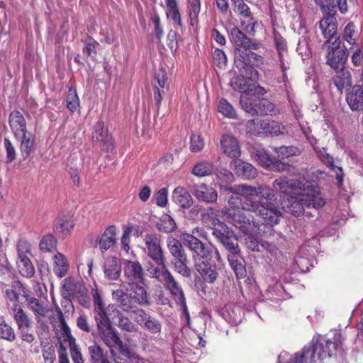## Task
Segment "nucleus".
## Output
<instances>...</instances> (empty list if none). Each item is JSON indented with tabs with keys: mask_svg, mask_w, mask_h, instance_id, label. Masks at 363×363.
<instances>
[{
	"mask_svg": "<svg viewBox=\"0 0 363 363\" xmlns=\"http://www.w3.org/2000/svg\"><path fill=\"white\" fill-rule=\"evenodd\" d=\"M272 150L277 154L278 158L281 160L287 159L300 154L299 149L294 146L274 147Z\"/></svg>",
	"mask_w": 363,
	"mask_h": 363,
	"instance_id": "obj_50",
	"label": "nucleus"
},
{
	"mask_svg": "<svg viewBox=\"0 0 363 363\" xmlns=\"http://www.w3.org/2000/svg\"><path fill=\"white\" fill-rule=\"evenodd\" d=\"M74 227L71 216H62L57 218L55 223V230L57 233L66 236Z\"/></svg>",
	"mask_w": 363,
	"mask_h": 363,
	"instance_id": "obj_39",
	"label": "nucleus"
},
{
	"mask_svg": "<svg viewBox=\"0 0 363 363\" xmlns=\"http://www.w3.org/2000/svg\"><path fill=\"white\" fill-rule=\"evenodd\" d=\"M167 248L175 260H181V259L187 257V255L184 251L183 245L179 240L169 238L167 242Z\"/></svg>",
	"mask_w": 363,
	"mask_h": 363,
	"instance_id": "obj_41",
	"label": "nucleus"
},
{
	"mask_svg": "<svg viewBox=\"0 0 363 363\" xmlns=\"http://www.w3.org/2000/svg\"><path fill=\"white\" fill-rule=\"evenodd\" d=\"M147 255L156 263L162 264L164 259L161 247L160 235L158 234H147L144 238Z\"/></svg>",
	"mask_w": 363,
	"mask_h": 363,
	"instance_id": "obj_15",
	"label": "nucleus"
},
{
	"mask_svg": "<svg viewBox=\"0 0 363 363\" xmlns=\"http://www.w3.org/2000/svg\"><path fill=\"white\" fill-rule=\"evenodd\" d=\"M204 147V142L200 135L194 134L190 138V150L193 152L201 151Z\"/></svg>",
	"mask_w": 363,
	"mask_h": 363,
	"instance_id": "obj_64",
	"label": "nucleus"
},
{
	"mask_svg": "<svg viewBox=\"0 0 363 363\" xmlns=\"http://www.w3.org/2000/svg\"><path fill=\"white\" fill-rule=\"evenodd\" d=\"M281 216L270 190L246 184L228 186V223L242 234L260 233L262 225L277 224Z\"/></svg>",
	"mask_w": 363,
	"mask_h": 363,
	"instance_id": "obj_1",
	"label": "nucleus"
},
{
	"mask_svg": "<svg viewBox=\"0 0 363 363\" xmlns=\"http://www.w3.org/2000/svg\"><path fill=\"white\" fill-rule=\"evenodd\" d=\"M118 327L123 331L134 333L138 330V327L133 323L129 318L121 315H118Z\"/></svg>",
	"mask_w": 363,
	"mask_h": 363,
	"instance_id": "obj_58",
	"label": "nucleus"
},
{
	"mask_svg": "<svg viewBox=\"0 0 363 363\" xmlns=\"http://www.w3.org/2000/svg\"><path fill=\"white\" fill-rule=\"evenodd\" d=\"M262 135L264 136H277L282 135L284 133L285 127L281 123L272 120V119H262L260 123Z\"/></svg>",
	"mask_w": 363,
	"mask_h": 363,
	"instance_id": "obj_26",
	"label": "nucleus"
},
{
	"mask_svg": "<svg viewBox=\"0 0 363 363\" xmlns=\"http://www.w3.org/2000/svg\"><path fill=\"white\" fill-rule=\"evenodd\" d=\"M124 284L143 283L145 273L139 262L125 259L123 262Z\"/></svg>",
	"mask_w": 363,
	"mask_h": 363,
	"instance_id": "obj_14",
	"label": "nucleus"
},
{
	"mask_svg": "<svg viewBox=\"0 0 363 363\" xmlns=\"http://www.w3.org/2000/svg\"><path fill=\"white\" fill-rule=\"evenodd\" d=\"M265 297L267 300L272 302L279 303L286 299L289 296L281 282L277 281L273 285H269L266 291Z\"/></svg>",
	"mask_w": 363,
	"mask_h": 363,
	"instance_id": "obj_30",
	"label": "nucleus"
},
{
	"mask_svg": "<svg viewBox=\"0 0 363 363\" xmlns=\"http://www.w3.org/2000/svg\"><path fill=\"white\" fill-rule=\"evenodd\" d=\"M240 155V149L238 140L228 135V157L238 158Z\"/></svg>",
	"mask_w": 363,
	"mask_h": 363,
	"instance_id": "obj_62",
	"label": "nucleus"
},
{
	"mask_svg": "<svg viewBox=\"0 0 363 363\" xmlns=\"http://www.w3.org/2000/svg\"><path fill=\"white\" fill-rule=\"evenodd\" d=\"M338 73L333 78V83L337 87V90L341 93L344 89H351L352 80L351 73L348 70H342L337 72Z\"/></svg>",
	"mask_w": 363,
	"mask_h": 363,
	"instance_id": "obj_36",
	"label": "nucleus"
},
{
	"mask_svg": "<svg viewBox=\"0 0 363 363\" xmlns=\"http://www.w3.org/2000/svg\"><path fill=\"white\" fill-rule=\"evenodd\" d=\"M212 165L208 162H201L195 164L192 169V174L196 177H202L208 176L212 172Z\"/></svg>",
	"mask_w": 363,
	"mask_h": 363,
	"instance_id": "obj_54",
	"label": "nucleus"
},
{
	"mask_svg": "<svg viewBox=\"0 0 363 363\" xmlns=\"http://www.w3.org/2000/svg\"><path fill=\"white\" fill-rule=\"evenodd\" d=\"M319 28L322 35L327 39L325 44L330 43L331 38L337 35V23L335 17H323L319 21Z\"/></svg>",
	"mask_w": 363,
	"mask_h": 363,
	"instance_id": "obj_23",
	"label": "nucleus"
},
{
	"mask_svg": "<svg viewBox=\"0 0 363 363\" xmlns=\"http://www.w3.org/2000/svg\"><path fill=\"white\" fill-rule=\"evenodd\" d=\"M200 11V0H187V12L190 18V23L192 26L197 24Z\"/></svg>",
	"mask_w": 363,
	"mask_h": 363,
	"instance_id": "obj_47",
	"label": "nucleus"
},
{
	"mask_svg": "<svg viewBox=\"0 0 363 363\" xmlns=\"http://www.w3.org/2000/svg\"><path fill=\"white\" fill-rule=\"evenodd\" d=\"M88 353L90 357L91 363H111L108 359L107 354L96 342L88 347Z\"/></svg>",
	"mask_w": 363,
	"mask_h": 363,
	"instance_id": "obj_37",
	"label": "nucleus"
},
{
	"mask_svg": "<svg viewBox=\"0 0 363 363\" xmlns=\"http://www.w3.org/2000/svg\"><path fill=\"white\" fill-rule=\"evenodd\" d=\"M16 249L18 258L28 257L32 255L30 244L24 238H21L18 240Z\"/></svg>",
	"mask_w": 363,
	"mask_h": 363,
	"instance_id": "obj_57",
	"label": "nucleus"
},
{
	"mask_svg": "<svg viewBox=\"0 0 363 363\" xmlns=\"http://www.w3.org/2000/svg\"><path fill=\"white\" fill-rule=\"evenodd\" d=\"M296 50L298 53L302 57H308L311 55V48L308 45V39L306 37H302L299 39Z\"/></svg>",
	"mask_w": 363,
	"mask_h": 363,
	"instance_id": "obj_63",
	"label": "nucleus"
},
{
	"mask_svg": "<svg viewBox=\"0 0 363 363\" xmlns=\"http://www.w3.org/2000/svg\"><path fill=\"white\" fill-rule=\"evenodd\" d=\"M213 235L224 246H227V225L225 223L215 219L213 221Z\"/></svg>",
	"mask_w": 363,
	"mask_h": 363,
	"instance_id": "obj_42",
	"label": "nucleus"
},
{
	"mask_svg": "<svg viewBox=\"0 0 363 363\" xmlns=\"http://www.w3.org/2000/svg\"><path fill=\"white\" fill-rule=\"evenodd\" d=\"M92 139L95 144L102 147L106 152H111L114 148V143L111 135L104 130V123L98 121L94 126Z\"/></svg>",
	"mask_w": 363,
	"mask_h": 363,
	"instance_id": "obj_16",
	"label": "nucleus"
},
{
	"mask_svg": "<svg viewBox=\"0 0 363 363\" xmlns=\"http://www.w3.org/2000/svg\"><path fill=\"white\" fill-rule=\"evenodd\" d=\"M230 231L228 230V262L237 279H241L246 276L245 262L242 257L239 256L238 246H236L232 242H230Z\"/></svg>",
	"mask_w": 363,
	"mask_h": 363,
	"instance_id": "obj_13",
	"label": "nucleus"
},
{
	"mask_svg": "<svg viewBox=\"0 0 363 363\" xmlns=\"http://www.w3.org/2000/svg\"><path fill=\"white\" fill-rule=\"evenodd\" d=\"M162 284L164 288L169 291L176 302L184 298V292L172 274L168 276L167 280H165Z\"/></svg>",
	"mask_w": 363,
	"mask_h": 363,
	"instance_id": "obj_38",
	"label": "nucleus"
},
{
	"mask_svg": "<svg viewBox=\"0 0 363 363\" xmlns=\"http://www.w3.org/2000/svg\"><path fill=\"white\" fill-rule=\"evenodd\" d=\"M231 38L230 41L236 48L241 50H257L259 45L254 43L250 38L244 34L240 30L234 28L231 30Z\"/></svg>",
	"mask_w": 363,
	"mask_h": 363,
	"instance_id": "obj_18",
	"label": "nucleus"
},
{
	"mask_svg": "<svg viewBox=\"0 0 363 363\" xmlns=\"http://www.w3.org/2000/svg\"><path fill=\"white\" fill-rule=\"evenodd\" d=\"M117 230L116 226L110 225L107 227L101 235L99 241V249L104 252L112 247L116 242Z\"/></svg>",
	"mask_w": 363,
	"mask_h": 363,
	"instance_id": "obj_27",
	"label": "nucleus"
},
{
	"mask_svg": "<svg viewBox=\"0 0 363 363\" xmlns=\"http://www.w3.org/2000/svg\"><path fill=\"white\" fill-rule=\"evenodd\" d=\"M4 146L6 154V162L11 163L14 161L16 157V148L8 138L4 139Z\"/></svg>",
	"mask_w": 363,
	"mask_h": 363,
	"instance_id": "obj_61",
	"label": "nucleus"
},
{
	"mask_svg": "<svg viewBox=\"0 0 363 363\" xmlns=\"http://www.w3.org/2000/svg\"><path fill=\"white\" fill-rule=\"evenodd\" d=\"M240 74L233 77L230 81V86L240 92L247 94L250 89V86L252 81H255L257 78H250L249 74L245 68H236Z\"/></svg>",
	"mask_w": 363,
	"mask_h": 363,
	"instance_id": "obj_21",
	"label": "nucleus"
},
{
	"mask_svg": "<svg viewBox=\"0 0 363 363\" xmlns=\"http://www.w3.org/2000/svg\"><path fill=\"white\" fill-rule=\"evenodd\" d=\"M149 271L151 277L157 279L161 283H163L167 280L168 276L172 274L166 267L164 259H162V264H157V267H152Z\"/></svg>",
	"mask_w": 363,
	"mask_h": 363,
	"instance_id": "obj_44",
	"label": "nucleus"
},
{
	"mask_svg": "<svg viewBox=\"0 0 363 363\" xmlns=\"http://www.w3.org/2000/svg\"><path fill=\"white\" fill-rule=\"evenodd\" d=\"M9 123L16 139L27 133V123L22 113L13 111L10 113Z\"/></svg>",
	"mask_w": 363,
	"mask_h": 363,
	"instance_id": "obj_20",
	"label": "nucleus"
},
{
	"mask_svg": "<svg viewBox=\"0 0 363 363\" xmlns=\"http://www.w3.org/2000/svg\"><path fill=\"white\" fill-rule=\"evenodd\" d=\"M67 108L74 113L79 107V99L76 89H69L66 97Z\"/></svg>",
	"mask_w": 363,
	"mask_h": 363,
	"instance_id": "obj_55",
	"label": "nucleus"
},
{
	"mask_svg": "<svg viewBox=\"0 0 363 363\" xmlns=\"http://www.w3.org/2000/svg\"><path fill=\"white\" fill-rule=\"evenodd\" d=\"M195 267L205 281L213 283L217 279L218 273L215 269L212 268L208 260H199L196 263Z\"/></svg>",
	"mask_w": 363,
	"mask_h": 363,
	"instance_id": "obj_31",
	"label": "nucleus"
},
{
	"mask_svg": "<svg viewBox=\"0 0 363 363\" xmlns=\"http://www.w3.org/2000/svg\"><path fill=\"white\" fill-rule=\"evenodd\" d=\"M252 50L236 48L234 50V65L235 68H245L250 78H258V72L255 66L262 61V57Z\"/></svg>",
	"mask_w": 363,
	"mask_h": 363,
	"instance_id": "obj_8",
	"label": "nucleus"
},
{
	"mask_svg": "<svg viewBox=\"0 0 363 363\" xmlns=\"http://www.w3.org/2000/svg\"><path fill=\"white\" fill-rule=\"evenodd\" d=\"M277 65L279 67L282 74V82L285 86L289 82L286 72L290 69L291 60L289 52L277 53Z\"/></svg>",
	"mask_w": 363,
	"mask_h": 363,
	"instance_id": "obj_43",
	"label": "nucleus"
},
{
	"mask_svg": "<svg viewBox=\"0 0 363 363\" xmlns=\"http://www.w3.org/2000/svg\"><path fill=\"white\" fill-rule=\"evenodd\" d=\"M121 267L116 257H108L104 266V272L109 280H117L121 274Z\"/></svg>",
	"mask_w": 363,
	"mask_h": 363,
	"instance_id": "obj_34",
	"label": "nucleus"
},
{
	"mask_svg": "<svg viewBox=\"0 0 363 363\" xmlns=\"http://www.w3.org/2000/svg\"><path fill=\"white\" fill-rule=\"evenodd\" d=\"M69 268L67 257L61 252H57L53 257V272L60 278L66 276Z\"/></svg>",
	"mask_w": 363,
	"mask_h": 363,
	"instance_id": "obj_33",
	"label": "nucleus"
},
{
	"mask_svg": "<svg viewBox=\"0 0 363 363\" xmlns=\"http://www.w3.org/2000/svg\"><path fill=\"white\" fill-rule=\"evenodd\" d=\"M28 289L19 281H14L11 283V287L5 290L6 298L11 303L12 306L19 305V295L22 294L24 297L25 294H28Z\"/></svg>",
	"mask_w": 363,
	"mask_h": 363,
	"instance_id": "obj_24",
	"label": "nucleus"
},
{
	"mask_svg": "<svg viewBox=\"0 0 363 363\" xmlns=\"http://www.w3.org/2000/svg\"><path fill=\"white\" fill-rule=\"evenodd\" d=\"M99 337L104 345L108 348L111 356L115 363H119L120 354L130 358L132 353L130 348L120 337L118 330L111 324H96Z\"/></svg>",
	"mask_w": 363,
	"mask_h": 363,
	"instance_id": "obj_5",
	"label": "nucleus"
},
{
	"mask_svg": "<svg viewBox=\"0 0 363 363\" xmlns=\"http://www.w3.org/2000/svg\"><path fill=\"white\" fill-rule=\"evenodd\" d=\"M262 120L259 118L248 120L245 123L247 133L255 136H262V130L259 125L262 123Z\"/></svg>",
	"mask_w": 363,
	"mask_h": 363,
	"instance_id": "obj_56",
	"label": "nucleus"
},
{
	"mask_svg": "<svg viewBox=\"0 0 363 363\" xmlns=\"http://www.w3.org/2000/svg\"><path fill=\"white\" fill-rule=\"evenodd\" d=\"M273 40L277 53L288 52L286 40L277 30H274L273 32Z\"/></svg>",
	"mask_w": 363,
	"mask_h": 363,
	"instance_id": "obj_60",
	"label": "nucleus"
},
{
	"mask_svg": "<svg viewBox=\"0 0 363 363\" xmlns=\"http://www.w3.org/2000/svg\"><path fill=\"white\" fill-rule=\"evenodd\" d=\"M233 4V10L239 14L243 19L241 20V28L243 30L250 35H254L255 33V26L257 22L252 16L249 6L243 0H232Z\"/></svg>",
	"mask_w": 363,
	"mask_h": 363,
	"instance_id": "obj_12",
	"label": "nucleus"
},
{
	"mask_svg": "<svg viewBox=\"0 0 363 363\" xmlns=\"http://www.w3.org/2000/svg\"><path fill=\"white\" fill-rule=\"evenodd\" d=\"M10 310L17 328L30 327L33 325L31 318L21 306H12Z\"/></svg>",
	"mask_w": 363,
	"mask_h": 363,
	"instance_id": "obj_29",
	"label": "nucleus"
},
{
	"mask_svg": "<svg viewBox=\"0 0 363 363\" xmlns=\"http://www.w3.org/2000/svg\"><path fill=\"white\" fill-rule=\"evenodd\" d=\"M143 283L127 284L126 292L122 289H116L112 292L113 299L125 312H131L139 306H148L150 301Z\"/></svg>",
	"mask_w": 363,
	"mask_h": 363,
	"instance_id": "obj_4",
	"label": "nucleus"
},
{
	"mask_svg": "<svg viewBox=\"0 0 363 363\" xmlns=\"http://www.w3.org/2000/svg\"><path fill=\"white\" fill-rule=\"evenodd\" d=\"M157 228L160 231L169 233L175 230L177 225L169 215L164 214L161 216L160 222L157 223Z\"/></svg>",
	"mask_w": 363,
	"mask_h": 363,
	"instance_id": "obj_49",
	"label": "nucleus"
},
{
	"mask_svg": "<svg viewBox=\"0 0 363 363\" xmlns=\"http://www.w3.org/2000/svg\"><path fill=\"white\" fill-rule=\"evenodd\" d=\"M57 239L51 234L45 235L39 243L40 250L44 252H51L57 247Z\"/></svg>",
	"mask_w": 363,
	"mask_h": 363,
	"instance_id": "obj_52",
	"label": "nucleus"
},
{
	"mask_svg": "<svg viewBox=\"0 0 363 363\" xmlns=\"http://www.w3.org/2000/svg\"><path fill=\"white\" fill-rule=\"evenodd\" d=\"M342 38L349 45L352 46L356 45L358 33L356 26L353 22H350L345 26L342 34Z\"/></svg>",
	"mask_w": 363,
	"mask_h": 363,
	"instance_id": "obj_46",
	"label": "nucleus"
},
{
	"mask_svg": "<svg viewBox=\"0 0 363 363\" xmlns=\"http://www.w3.org/2000/svg\"><path fill=\"white\" fill-rule=\"evenodd\" d=\"M255 157L261 166L266 169L270 168L275 159V157L264 149L257 150Z\"/></svg>",
	"mask_w": 363,
	"mask_h": 363,
	"instance_id": "obj_53",
	"label": "nucleus"
},
{
	"mask_svg": "<svg viewBox=\"0 0 363 363\" xmlns=\"http://www.w3.org/2000/svg\"><path fill=\"white\" fill-rule=\"evenodd\" d=\"M91 294L94 301L96 324H100V323L106 325L111 324V320L115 316L118 315L120 311L114 304H109L105 307L97 289H92Z\"/></svg>",
	"mask_w": 363,
	"mask_h": 363,
	"instance_id": "obj_9",
	"label": "nucleus"
},
{
	"mask_svg": "<svg viewBox=\"0 0 363 363\" xmlns=\"http://www.w3.org/2000/svg\"><path fill=\"white\" fill-rule=\"evenodd\" d=\"M230 167L238 177L244 179L254 178L257 174V171L252 164L240 160L231 162Z\"/></svg>",
	"mask_w": 363,
	"mask_h": 363,
	"instance_id": "obj_22",
	"label": "nucleus"
},
{
	"mask_svg": "<svg viewBox=\"0 0 363 363\" xmlns=\"http://www.w3.org/2000/svg\"><path fill=\"white\" fill-rule=\"evenodd\" d=\"M0 338L12 342L16 340V334L12 326L0 317Z\"/></svg>",
	"mask_w": 363,
	"mask_h": 363,
	"instance_id": "obj_48",
	"label": "nucleus"
},
{
	"mask_svg": "<svg viewBox=\"0 0 363 363\" xmlns=\"http://www.w3.org/2000/svg\"><path fill=\"white\" fill-rule=\"evenodd\" d=\"M18 269L19 273L24 277L30 278L35 274L34 267L30 262V257L18 258Z\"/></svg>",
	"mask_w": 363,
	"mask_h": 363,
	"instance_id": "obj_45",
	"label": "nucleus"
},
{
	"mask_svg": "<svg viewBox=\"0 0 363 363\" xmlns=\"http://www.w3.org/2000/svg\"><path fill=\"white\" fill-rule=\"evenodd\" d=\"M269 169L278 172H286L291 177H299L300 175L298 168L288 163L282 162V160L280 158L277 159L275 157L274 161Z\"/></svg>",
	"mask_w": 363,
	"mask_h": 363,
	"instance_id": "obj_40",
	"label": "nucleus"
},
{
	"mask_svg": "<svg viewBox=\"0 0 363 363\" xmlns=\"http://www.w3.org/2000/svg\"><path fill=\"white\" fill-rule=\"evenodd\" d=\"M342 335L335 332L332 337L318 335L308 345L291 357L287 363H315L325 359L342 355Z\"/></svg>",
	"mask_w": 363,
	"mask_h": 363,
	"instance_id": "obj_3",
	"label": "nucleus"
},
{
	"mask_svg": "<svg viewBox=\"0 0 363 363\" xmlns=\"http://www.w3.org/2000/svg\"><path fill=\"white\" fill-rule=\"evenodd\" d=\"M192 194L199 201L206 203H214L218 199L217 191L205 184L195 185Z\"/></svg>",
	"mask_w": 363,
	"mask_h": 363,
	"instance_id": "obj_19",
	"label": "nucleus"
},
{
	"mask_svg": "<svg viewBox=\"0 0 363 363\" xmlns=\"http://www.w3.org/2000/svg\"><path fill=\"white\" fill-rule=\"evenodd\" d=\"M339 38L333 43L332 46H328L326 54L327 65L336 72L345 69L348 57L347 48L345 47L341 48L340 43L337 42Z\"/></svg>",
	"mask_w": 363,
	"mask_h": 363,
	"instance_id": "obj_10",
	"label": "nucleus"
},
{
	"mask_svg": "<svg viewBox=\"0 0 363 363\" xmlns=\"http://www.w3.org/2000/svg\"><path fill=\"white\" fill-rule=\"evenodd\" d=\"M213 62L216 66L217 69L216 72L218 75L222 71H225L227 66V56L225 52L220 49H216L213 54Z\"/></svg>",
	"mask_w": 363,
	"mask_h": 363,
	"instance_id": "obj_51",
	"label": "nucleus"
},
{
	"mask_svg": "<svg viewBox=\"0 0 363 363\" xmlns=\"http://www.w3.org/2000/svg\"><path fill=\"white\" fill-rule=\"evenodd\" d=\"M188 263V258L185 257L183 259H181V260H175L174 261V270L183 276L184 277H189L191 274V269L187 266Z\"/></svg>",
	"mask_w": 363,
	"mask_h": 363,
	"instance_id": "obj_59",
	"label": "nucleus"
},
{
	"mask_svg": "<svg viewBox=\"0 0 363 363\" xmlns=\"http://www.w3.org/2000/svg\"><path fill=\"white\" fill-rule=\"evenodd\" d=\"M316 153L322 162L328 165L333 171L335 172L336 169H337V172H336V179L338 183L341 184L343 181L344 176L342 169L334 164L333 157L326 152L325 148L317 150Z\"/></svg>",
	"mask_w": 363,
	"mask_h": 363,
	"instance_id": "obj_35",
	"label": "nucleus"
},
{
	"mask_svg": "<svg viewBox=\"0 0 363 363\" xmlns=\"http://www.w3.org/2000/svg\"><path fill=\"white\" fill-rule=\"evenodd\" d=\"M346 101L353 111H363V85L355 84L347 91Z\"/></svg>",
	"mask_w": 363,
	"mask_h": 363,
	"instance_id": "obj_17",
	"label": "nucleus"
},
{
	"mask_svg": "<svg viewBox=\"0 0 363 363\" xmlns=\"http://www.w3.org/2000/svg\"><path fill=\"white\" fill-rule=\"evenodd\" d=\"M24 298L27 303L28 308L36 316L35 319L39 321L40 317H45L48 313V309L40 303V301L30 296V291H28V294H24Z\"/></svg>",
	"mask_w": 363,
	"mask_h": 363,
	"instance_id": "obj_32",
	"label": "nucleus"
},
{
	"mask_svg": "<svg viewBox=\"0 0 363 363\" xmlns=\"http://www.w3.org/2000/svg\"><path fill=\"white\" fill-rule=\"evenodd\" d=\"M173 201L182 208L186 209L193 204V199L189 191L182 186L176 187L172 192Z\"/></svg>",
	"mask_w": 363,
	"mask_h": 363,
	"instance_id": "obj_28",
	"label": "nucleus"
},
{
	"mask_svg": "<svg viewBox=\"0 0 363 363\" xmlns=\"http://www.w3.org/2000/svg\"><path fill=\"white\" fill-rule=\"evenodd\" d=\"M132 318L138 325L151 334L156 335L160 334L162 327L161 322L144 309L136 308L133 310Z\"/></svg>",
	"mask_w": 363,
	"mask_h": 363,
	"instance_id": "obj_11",
	"label": "nucleus"
},
{
	"mask_svg": "<svg viewBox=\"0 0 363 363\" xmlns=\"http://www.w3.org/2000/svg\"><path fill=\"white\" fill-rule=\"evenodd\" d=\"M276 191L289 195L284 208L291 215L298 217L302 214L310 217L312 214L305 208L318 210L325 205V201L315 190V186L304 177L291 178L281 177L273 182Z\"/></svg>",
	"mask_w": 363,
	"mask_h": 363,
	"instance_id": "obj_2",
	"label": "nucleus"
},
{
	"mask_svg": "<svg viewBox=\"0 0 363 363\" xmlns=\"http://www.w3.org/2000/svg\"><path fill=\"white\" fill-rule=\"evenodd\" d=\"M242 108L251 116H276L279 113V108L265 98H248L242 96L240 100Z\"/></svg>",
	"mask_w": 363,
	"mask_h": 363,
	"instance_id": "obj_6",
	"label": "nucleus"
},
{
	"mask_svg": "<svg viewBox=\"0 0 363 363\" xmlns=\"http://www.w3.org/2000/svg\"><path fill=\"white\" fill-rule=\"evenodd\" d=\"M182 240L184 245L187 247L191 251L194 252L201 260H209L211 261L215 258L218 261V264H216L213 260L215 266L218 267L223 266L220 260V255L217 250H215L213 252L209 248L205 246L196 236L190 233H183L181 235Z\"/></svg>",
	"mask_w": 363,
	"mask_h": 363,
	"instance_id": "obj_7",
	"label": "nucleus"
},
{
	"mask_svg": "<svg viewBox=\"0 0 363 363\" xmlns=\"http://www.w3.org/2000/svg\"><path fill=\"white\" fill-rule=\"evenodd\" d=\"M17 140L20 142L21 156L23 160H26L35 150V135L32 133L27 132L22 134Z\"/></svg>",
	"mask_w": 363,
	"mask_h": 363,
	"instance_id": "obj_25",
	"label": "nucleus"
}]
</instances>
